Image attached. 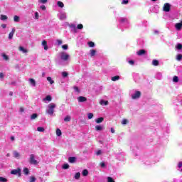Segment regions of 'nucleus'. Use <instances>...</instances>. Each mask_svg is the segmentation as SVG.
Here are the masks:
<instances>
[{"label": "nucleus", "mask_w": 182, "mask_h": 182, "mask_svg": "<svg viewBox=\"0 0 182 182\" xmlns=\"http://www.w3.org/2000/svg\"><path fill=\"white\" fill-rule=\"evenodd\" d=\"M56 108V104L50 103L48 105L46 113L50 116H53V113H55V109Z\"/></svg>", "instance_id": "1"}, {"label": "nucleus", "mask_w": 182, "mask_h": 182, "mask_svg": "<svg viewBox=\"0 0 182 182\" xmlns=\"http://www.w3.org/2000/svg\"><path fill=\"white\" fill-rule=\"evenodd\" d=\"M59 56L63 62H68V59H70V55L65 51L60 53Z\"/></svg>", "instance_id": "2"}, {"label": "nucleus", "mask_w": 182, "mask_h": 182, "mask_svg": "<svg viewBox=\"0 0 182 182\" xmlns=\"http://www.w3.org/2000/svg\"><path fill=\"white\" fill-rule=\"evenodd\" d=\"M28 161L30 164H33V166L39 164V161H38L35 158V154H30Z\"/></svg>", "instance_id": "3"}, {"label": "nucleus", "mask_w": 182, "mask_h": 182, "mask_svg": "<svg viewBox=\"0 0 182 182\" xmlns=\"http://www.w3.org/2000/svg\"><path fill=\"white\" fill-rule=\"evenodd\" d=\"M140 96H141V92L140 91H135L134 93L132 94L131 97L136 100V99H139Z\"/></svg>", "instance_id": "4"}, {"label": "nucleus", "mask_w": 182, "mask_h": 182, "mask_svg": "<svg viewBox=\"0 0 182 182\" xmlns=\"http://www.w3.org/2000/svg\"><path fill=\"white\" fill-rule=\"evenodd\" d=\"M171 8V6L170 5V4L166 3L164 5L163 9H164V12H170Z\"/></svg>", "instance_id": "5"}, {"label": "nucleus", "mask_w": 182, "mask_h": 182, "mask_svg": "<svg viewBox=\"0 0 182 182\" xmlns=\"http://www.w3.org/2000/svg\"><path fill=\"white\" fill-rule=\"evenodd\" d=\"M11 174H14V176H16L18 174V176H21V169L20 168L14 169L11 171Z\"/></svg>", "instance_id": "6"}, {"label": "nucleus", "mask_w": 182, "mask_h": 182, "mask_svg": "<svg viewBox=\"0 0 182 182\" xmlns=\"http://www.w3.org/2000/svg\"><path fill=\"white\" fill-rule=\"evenodd\" d=\"M77 101L79 102V103H83L87 101V98H86V97L80 96L77 97Z\"/></svg>", "instance_id": "7"}, {"label": "nucleus", "mask_w": 182, "mask_h": 182, "mask_svg": "<svg viewBox=\"0 0 182 182\" xmlns=\"http://www.w3.org/2000/svg\"><path fill=\"white\" fill-rule=\"evenodd\" d=\"M44 103H48V102H52V97L50 95H47L45 98L43 99Z\"/></svg>", "instance_id": "8"}, {"label": "nucleus", "mask_w": 182, "mask_h": 182, "mask_svg": "<svg viewBox=\"0 0 182 182\" xmlns=\"http://www.w3.org/2000/svg\"><path fill=\"white\" fill-rule=\"evenodd\" d=\"M13 156L15 157V159H21V154L17 151H13Z\"/></svg>", "instance_id": "9"}, {"label": "nucleus", "mask_w": 182, "mask_h": 182, "mask_svg": "<svg viewBox=\"0 0 182 182\" xmlns=\"http://www.w3.org/2000/svg\"><path fill=\"white\" fill-rule=\"evenodd\" d=\"M59 18L60 21H65L66 19V13H60Z\"/></svg>", "instance_id": "10"}, {"label": "nucleus", "mask_w": 182, "mask_h": 182, "mask_svg": "<svg viewBox=\"0 0 182 182\" xmlns=\"http://www.w3.org/2000/svg\"><path fill=\"white\" fill-rule=\"evenodd\" d=\"M15 28H12V31H11V32H10L9 33V39H12V38H14V35L15 34Z\"/></svg>", "instance_id": "11"}, {"label": "nucleus", "mask_w": 182, "mask_h": 182, "mask_svg": "<svg viewBox=\"0 0 182 182\" xmlns=\"http://www.w3.org/2000/svg\"><path fill=\"white\" fill-rule=\"evenodd\" d=\"M41 45L43 46L44 50H48V42L46 41L43 40Z\"/></svg>", "instance_id": "12"}, {"label": "nucleus", "mask_w": 182, "mask_h": 182, "mask_svg": "<svg viewBox=\"0 0 182 182\" xmlns=\"http://www.w3.org/2000/svg\"><path fill=\"white\" fill-rule=\"evenodd\" d=\"M70 28L72 29V31H74V33H76V32H77V28H76V25L75 24L70 25Z\"/></svg>", "instance_id": "13"}, {"label": "nucleus", "mask_w": 182, "mask_h": 182, "mask_svg": "<svg viewBox=\"0 0 182 182\" xmlns=\"http://www.w3.org/2000/svg\"><path fill=\"white\" fill-rule=\"evenodd\" d=\"M120 23H129L127 18H121L119 20Z\"/></svg>", "instance_id": "14"}, {"label": "nucleus", "mask_w": 182, "mask_h": 182, "mask_svg": "<svg viewBox=\"0 0 182 182\" xmlns=\"http://www.w3.org/2000/svg\"><path fill=\"white\" fill-rule=\"evenodd\" d=\"M136 54L138 55V56H143V55L146 54V51L144 50H139L136 52Z\"/></svg>", "instance_id": "15"}, {"label": "nucleus", "mask_w": 182, "mask_h": 182, "mask_svg": "<svg viewBox=\"0 0 182 182\" xmlns=\"http://www.w3.org/2000/svg\"><path fill=\"white\" fill-rule=\"evenodd\" d=\"M68 161H69V163H72V164L76 163V157H75V156L69 157Z\"/></svg>", "instance_id": "16"}, {"label": "nucleus", "mask_w": 182, "mask_h": 182, "mask_svg": "<svg viewBox=\"0 0 182 182\" xmlns=\"http://www.w3.org/2000/svg\"><path fill=\"white\" fill-rule=\"evenodd\" d=\"M28 81H29L30 84L31 85V86H36V81H35V80L33 78L28 79Z\"/></svg>", "instance_id": "17"}, {"label": "nucleus", "mask_w": 182, "mask_h": 182, "mask_svg": "<svg viewBox=\"0 0 182 182\" xmlns=\"http://www.w3.org/2000/svg\"><path fill=\"white\" fill-rule=\"evenodd\" d=\"M18 50H20V52H22V53H28V50H26V48H25L22 46H20L18 48Z\"/></svg>", "instance_id": "18"}, {"label": "nucleus", "mask_w": 182, "mask_h": 182, "mask_svg": "<svg viewBox=\"0 0 182 182\" xmlns=\"http://www.w3.org/2000/svg\"><path fill=\"white\" fill-rule=\"evenodd\" d=\"M95 130L96 132H102V130H103V126L96 125Z\"/></svg>", "instance_id": "19"}, {"label": "nucleus", "mask_w": 182, "mask_h": 182, "mask_svg": "<svg viewBox=\"0 0 182 182\" xmlns=\"http://www.w3.org/2000/svg\"><path fill=\"white\" fill-rule=\"evenodd\" d=\"M100 105L102 106H107L109 105V102L107 101H105L104 100H102L100 102Z\"/></svg>", "instance_id": "20"}, {"label": "nucleus", "mask_w": 182, "mask_h": 182, "mask_svg": "<svg viewBox=\"0 0 182 182\" xmlns=\"http://www.w3.org/2000/svg\"><path fill=\"white\" fill-rule=\"evenodd\" d=\"M0 19H1V21H8V16L1 14V15L0 16Z\"/></svg>", "instance_id": "21"}, {"label": "nucleus", "mask_w": 182, "mask_h": 182, "mask_svg": "<svg viewBox=\"0 0 182 182\" xmlns=\"http://www.w3.org/2000/svg\"><path fill=\"white\" fill-rule=\"evenodd\" d=\"M103 120H105V118L100 117V118H97L95 119V122L99 124L100 123H102L103 122Z\"/></svg>", "instance_id": "22"}, {"label": "nucleus", "mask_w": 182, "mask_h": 182, "mask_svg": "<svg viewBox=\"0 0 182 182\" xmlns=\"http://www.w3.org/2000/svg\"><path fill=\"white\" fill-rule=\"evenodd\" d=\"M57 5H58V6H59V8H64V6H65V4H63V2L60 1H58L57 2Z\"/></svg>", "instance_id": "23"}, {"label": "nucleus", "mask_w": 182, "mask_h": 182, "mask_svg": "<svg viewBox=\"0 0 182 182\" xmlns=\"http://www.w3.org/2000/svg\"><path fill=\"white\" fill-rule=\"evenodd\" d=\"M156 77V79H158L159 80H161V78L163 77V74H161V73H158Z\"/></svg>", "instance_id": "24"}, {"label": "nucleus", "mask_w": 182, "mask_h": 182, "mask_svg": "<svg viewBox=\"0 0 182 182\" xmlns=\"http://www.w3.org/2000/svg\"><path fill=\"white\" fill-rule=\"evenodd\" d=\"M1 56L4 60H9V57L5 53H1Z\"/></svg>", "instance_id": "25"}, {"label": "nucleus", "mask_w": 182, "mask_h": 182, "mask_svg": "<svg viewBox=\"0 0 182 182\" xmlns=\"http://www.w3.org/2000/svg\"><path fill=\"white\" fill-rule=\"evenodd\" d=\"M56 134L58 137H60L62 136V131L60 129H56Z\"/></svg>", "instance_id": "26"}, {"label": "nucleus", "mask_w": 182, "mask_h": 182, "mask_svg": "<svg viewBox=\"0 0 182 182\" xmlns=\"http://www.w3.org/2000/svg\"><path fill=\"white\" fill-rule=\"evenodd\" d=\"M120 79V77L119 75H116L112 77V82H116V80H119Z\"/></svg>", "instance_id": "27"}, {"label": "nucleus", "mask_w": 182, "mask_h": 182, "mask_svg": "<svg viewBox=\"0 0 182 182\" xmlns=\"http://www.w3.org/2000/svg\"><path fill=\"white\" fill-rule=\"evenodd\" d=\"M47 80H48V82H50V85H53V83H55V81H53V80H52V77H47Z\"/></svg>", "instance_id": "28"}, {"label": "nucleus", "mask_w": 182, "mask_h": 182, "mask_svg": "<svg viewBox=\"0 0 182 182\" xmlns=\"http://www.w3.org/2000/svg\"><path fill=\"white\" fill-rule=\"evenodd\" d=\"M152 65H153L154 66H159V60H153V61H152Z\"/></svg>", "instance_id": "29"}, {"label": "nucleus", "mask_w": 182, "mask_h": 182, "mask_svg": "<svg viewBox=\"0 0 182 182\" xmlns=\"http://www.w3.org/2000/svg\"><path fill=\"white\" fill-rule=\"evenodd\" d=\"M75 180H79V178H80V173L79 172L76 173L75 175Z\"/></svg>", "instance_id": "30"}, {"label": "nucleus", "mask_w": 182, "mask_h": 182, "mask_svg": "<svg viewBox=\"0 0 182 182\" xmlns=\"http://www.w3.org/2000/svg\"><path fill=\"white\" fill-rule=\"evenodd\" d=\"M90 56L93 57L96 55V50H90Z\"/></svg>", "instance_id": "31"}, {"label": "nucleus", "mask_w": 182, "mask_h": 182, "mask_svg": "<svg viewBox=\"0 0 182 182\" xmlns=\"http://www.w3.org/2000/svg\"><path fill=\"white\" fill-rule=\"evenodd\" d=\"M71 117L70 116L68 115L64 118V122H70Z\"/></svg>", "instance_id": "32"}, {"label": "nucleus", "mask_w": 182, "mask_h": 182, "mask_svg": "<svg viewBox=\"0 0 182 182\" xmlns=\"http://www.w3.org/2000/svg\"><path fill=\"white\" fill-rule=\"evenodd\" d=\"M24 174H26L27 176V174H29V169H28V168H24L23 170Z\"/></svg>", "instance_id": "33"}, {"label": "nucleus", "mask_w": 182, "mask_h": 182, "mask_svg": "<svg viewBox=\"0 0 182 182\" xmlns=\"http://www.w3.org/2000/svg\"><path fill=\"white\" fill-rule=\"evenodd\" d=\"M63 168L64 170H68V168H69V164H64L63 165Z\"/></svg>", "instance_id": "34"}, {"label": "nucleus", "mask_w": 182, "mask_h": 182, "mask_svg": "<svg viewBox=\"0 0 182 182\" xmlns=\"http://www.w3.org/2000/svg\"><path fill=\"white\" fill-rule=\"evenodd\" d=\"M36 117H38V114H33L31 116V120H35V119H36Z\"/></svg>", "instance_id": "35"}, {"label": "nucleus", "mask_w": 182, "mask_h": 182, "mask_svg": "<svg viewBox=\"0 0 182 182\" xmlns=\"http://www.w3.org/2000/svg\"><path fill=\"white\" fill-rule=\"evenodd\" d=\"M87 174H89V171H87V170L85 169L82 171V176H86Z\"/></svg>", "instance_id": "36"}, {"label": "nucleus", "mask_w": 182, "mask_h": 182, "mask_svg": "<svg viewBox=\"0 0 182 182\" xmlns=\"http://www.w3.org/2000/svg\"><path fill=\"white\" fill-rule=\"evenodd\" d=\"M107 182H115L114 180H113V178L108 176L107 178Z\"/></svg>", "instance_id": "37"}, {"label": "nucleus", "mask_w": 182, "mask_h": 182, "mask_svg": "<svg viewBox=\"0 0 182 182\" xmlns=\"http://www.w3.org/2000/svg\"><path fill=\"white\" fill-rule=\"evenodd\" d=\"M56 43L58 46H60V45H62V43H63V41H62V40H56Z\"/></svg>", "instance_id": "38"}, {"label": "nucleus", "mask_w": 182, "mask_h": 182, "mask_svg": "<svg viewBox=\"0 0 182 182\" xmlns=\"http://www.w3.org/2000/svg\"><path fill=\"white\" fill-rule=\"evenodd\" d=\"M173 82H174L175 83H177L178 82V77L174 76L173 77Z\"/></svg>", "instance_id": "39"}, {"label": "nucleus", "mask_w": 182, "mask_h": 182, "mask_svg": "<svg viewBox=\"0 0 182 182\" xmlns=\"http://www.w3.org/2000/svg\"><path fill=\"white\" fill-rule=\"evenodd\" d=\"M38 132H45V128L42 127H39L37 128Z\"/></svg>", "instance_id": "40"}, {"label": "nucleus", "mask_w": 182, "mask_h": 182, "mask_svg": "<svg viewBox=\"0 0 182 182\" xmlns=\"http://www.w3.org/2000/svg\"><path fill=\"white\" fill-rule=\"evenodd\" d=\"M88 46H90V48H95V43L90 41L88 43Z\"/></svg>", "instance_id": "41"}, {"label": "nucleus", "mask_w": 182, "mask_h": 182, "mask_svg": "<svg viewBox=\"0 0 182 182\" xmlns=\"http://www.w3.org/2000/svg\"><path fill=\"white\" fill-rule=\"evenodd\" d=\"M14 22H19V17L18 16H14Z\"/></svg>", "instance_id": "42"}, {"label": "nucleus", "mask_w": 182, "mask_h": 182, "mask_svg": "<svg viewBox=\"0 0 182 182\" xmlns=\"http://www.w3.org/2000/svg\"><path fill=\"white\" fill-rule=\"evenodd\" d=\"M62 48L63 49V50H68V46L67 44L63 45Z\"/></svg>", "instance_id": "43"}, {"label": "nucleus", "mask_w": 182, "mask_h": 182, "mask_svg": "<svg viewBox=\"0 0 182 182\" xmlns=\"http://www.w3.org/2000/svg\"><path fill=\"white\" fill-rule=\"evenodd\" d=\"M8 181V179L4 177H0V182H6Z\"/></svg>", "instance_id": "44"}, {"label": "nucleus", "mask_w": 182, "mask_h": 182, "mask_svg": "<svg viewBox=\"0 0 182 182\" xmlns=\"http://www.w3.org/2000/svg\"><path fill=\"white\" fill-rule=\"evenodd\" d=\"M87 118H88L89 119H93V113H88V114H87Z\"/></svg>", "instance_id": "45"}, {"label": "nucleus", "mask_w": 182, "mask_h": 182, "mask_svg": "<svg viewBox=\"0 0 182 182\" xmlns=\"http://www.w3.org/2000/svg\"><path fill=\"white\" fill-rule=\"evenodd\" d=\"M69 74L67 73V72H63L62 73V76H63V77H68V75Z\"/></svg>", "instance_id": "46"}, {"label": "nucleus", "mask_w": 182, "mask_h": 182, "mask_svg": "<svg viewBox=\"0 0 182 182\" xmlns=\"http://www.w3.org/2000/svg\"><path fill=\"white\" fill-rule=\"evenodd\" d=\"M182 59V55L181 54H178L177 56H176V60H178V61L181 60Z\"/></svg>", "instance_id": "47"}, {"label": "nucleus", "mask_w": 182, "mask_h": 182, "mask_svg": "<svg viewBox=\"0 0 182 182\" xmlns=\"http://www.w3.org/2000/svg\"><path fill=\"white\" fill-rule=\"evenodd\" d=\"M34 19H39V13H35Z\"/></svg>", "instance_id": "48"}, {"label": "nucleus", "mask_w": 182, "mask_h": 182, "mask_svg": "<svg viewBox=\"0 0 182 182\" xmlns=\"http://www.w3.org/2000/svg\"><path fill=\"white\" fill-rule=\"evenodd\" d=\"M127 4H129V0H123L122 1V5H127Z\"/></svg>", "instance_id": "49"}, {"label": "nucleus", "mask_w": 182, "mask_h": 182, "mask_svg": "<svg viewBox=\"0 0 182 182\" xmlns=\"http://www.w3.org/2000/svg\"><path fill=\"white\" fill-rule=\"evenodd\" d=\"M176 48L178 50L182 49V45L181 43L177 44Z\"/></svg>", "instance_id": "50"}, {"label": "nucleus", "mask_w": 182, "mask_h": 182, "mask_svg": "<svg viewBox=\"0 0 182 182\" xmlns=\"http://www.w3.org/2000/svg\"><path fill=\"white\" fill-rule=\"evenodd\" d=\"M77 29H83V25L82 24H78L77 26Z\"/></svg>", "instance_id": "51"}, {"label": "nucleus", "mask_w": 182, "mask_h": 182, "mask_svg": "<svg viewBox=\"0 0 182 182\" xmlns=\"http://www.w3.org/2000/svg\"><path fill=\"white\" fill-rule=\"evenodd\" d=\"M40 9H42V11H46V6H45V5H41L40 6Z\"/></svg>", "instance_id": "52"}, {"label": "nucleus", "mask_w": 182, "mask_h": 182, "mask_svg": "<svg viewBox=\"0 0 182 182\" xmlns=\"http://www.w3.org/2000/svg\"><path fill=\"white\" fill-rule=\"evenodd\" d=\"M73 89H74L75 92H77V93H79V92H80L79 87L74 86Z\"/></svg>", "instance_id": "53"}, {"label": "nucleus", "mask_w": 182, "mask_h": 182, "mask_svg": "<svg viewBox=\"0 0 182 182\" xmlns=\"http://www.w3.org/2000/svg\"><path fill=\"white\" fill-rule=\"evenodd\" d=\"M38 2H40V4H46V2H48V0H38Z\"/></svg>", "instance_id": "54"}, {"label": "nucleus", "mask_w": 182, "mask_h": 182, "mask_svg": "<svg viewBox=\"0 0 182 182\" xmlns=\"http://www.w3.org/2000/svg\"><path fill=\"white\" fill-rule=\"evenodd\" d=\"M4 77H5V75H4V73H0V80H2V79H4Z\"/></svg>", "instance_id": "55"}, {"label": "nucleus", "mask_w": 182, "mask_h": 182, "mask_svg": "<svg viewBox=\"0 0 182 182\" xmlns=\"http://www.w3.org/2000/svg\"><path fill=\"white\" fill-rule=\"evenodd\" d=\"M122 124H127V119H123L122 121Z\"/></svg>", "instance_id": "56"}, {"label": "nucleus", "mask_w": 182, "mask_h": 182, "mask_svg": "<svg viewBox=\"0 0 182 182\" xmlns=\"http://www.w3.org/2000/svg\"><path fill=\"white\" fill-rule=\"evenodd\" d=\"M100 154H102V150H98V151L96 152V155H97V156H100Z\"/></svg>", "instance_id": "57"}, {"label": "nucleus", "mask_w": 182, "mask_h": 182, "mask_svg": "<svg viewBox=\"0 0 182 182\" xmlns=\"http://www.w3.org/2000/svg\"><path fill=\"white\" fill-rule=\"evenodd\" d=\"M1 27L2 28V29H6V24L3 23L1 25Z\"/></svg>", "instance_id": "58"}, {"label": "nucleus", "mask_w": 182, "mask_h": 182, "mask_svg": "<svg viewBox=\"0 0 182 182\" xmlns=\"http://www.w3.org/2000/svg\"><path fill=\"white\" fill-rule=\"evenodd\" d=\"M100 166L101 167L105 168L106 167V164H105V162H101Z\"/></svg>", "instance_id": "59"}, {"label": "nucleus", "mask_w": 182, "mask_h": 182, "mask_svg": "<svg viewBox=\"0 0 182 182\" xmlns=\"http://www.w3.org/2000/svg\"><path fill=\"white\" fill-rule=\"evenodd\" d=\"M19 112L21 113H23V112H25V109H23V107H20Z\"/></svg>", "instance_id": "60"}, {"label": "nucleus", "mask_w": 182, "mask_h": 182, "mask_svg": "<svg viewBox=\"0 0 182 182\" xmlns=\"http://www.w3.org/2000/svg\"><path fill=\"white\" fill-rule=\"evenodd\" d=\"M178 168H181V167H182V162H179L178 163Z\"/></svg>", "instance_id": "61"}, {"label": "nucleus", "mask_w": 182, "mask_h": 182, "mask_svg": "<svg viewBox=\"0 0 182 182\" xmlns=\"http://www.w3.org/2000/svg\"><path fill=\"white\" fill-rule=\"evenodd\" d=\"M128 63H129V65H134V61L133 60H129Z\"/></svg>", "instance_id": "62"}, {"label": "nucleus", "mask_w": 182, "mask_h": 182, "mask_svg": "<svg viewBox=\"0 0 182 182\" xmlns=\"http://www.w3.org/2000/svg\"><path fill=\"white\" fill-rule=\"evenodd\" d=\"M15 140V136H11V141H14Z\"/></svg>", "instance_id": "63"}, {"label": "nucleus", "mask_w": 182, "mask_h": 182, "mask_svg": "<svg viewBox=\"0 0 182 182\" xmlns=\"http://www.w3.org/2000/svg\"><path fill=\"white\" fill-rule=\"evenodd\" d=\"M111 133H115V131H114V128H111Z\"/></svg>", "instance_id": "64"}]
</instances>
